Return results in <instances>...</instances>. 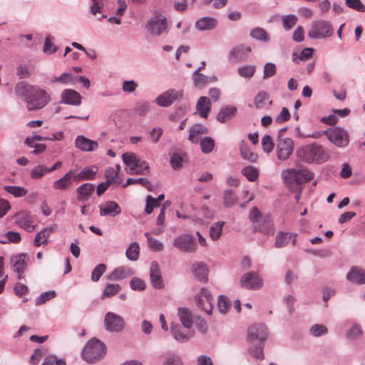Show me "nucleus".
Here are the masks:
<instances>
[{
    "instance_id": "obj_1",
    "label": "nucleus",
    "mask_w": 365,
    "mask_h": 365,
    "mask_svg": "<svg viewBox=\"0 0 365 365\" xmlns=\"http://www.w3.org/2000/svg\"><path fill=\"white\" fill-rule=\"evenodd\" d=\"M15 91L16 95L26 102L29 110L41 109L51 100L49 95L38 86L20 83L16 85Z\"/></svg>"
},
{
    "instance_id": "obj_2",
    "label": "nucleus",
    "mask_w": 365,
    "mask_h": 365,
    "mask_svg": "<svg viewBox=\"0 0 365 365\" xmlns=\"http://www.w3.org/2000/svg\"><path fill=\"white\" fill-rule=\"evenodd\" d=\"M297 155L300 160L308 163H324L329 157L323 147L317 143H312L299 148L297 150Z\"/></svg>"
},
{
    "instance_id": "obj_3",
    "label": "nucleus",
    "mask_w": 365,
    "mask_h": 365,
    "mask_svg": "<svg viewBox=\"0 0 365 365\" xmlns=\"http://www.w3.org/2000/svg\"><path fill=\"white\" fill-rule=\"evenodd\" d=\"M106 354V346L98 339H91L82 351V357L88 363H95L102 359Z\"/></svg>"
},
{
    "instance_id": "obj_4",
    "label": "nucleus",
    "mask_w": 365,
    "mask_h": 365,
    "mask_svg": "<svg viewBox=\"0 0 365 365\" xmlns=\"http://www.w3.org/2000/svg\"><path fill=\"white\" fill-rule=\"evenodd\" d=\"M334 30L329 22L317 21L312 24L308 35L312 38H322L331 36Z\"/></svg>"
},
{
    "instance_id": "obj_5",
    "label": "nucleus",
    "mask_w": 365,
    "mask_h": 365,
    "mask_svg": "<svg viewBox=\"0 0 365 365\" xmlns=\"http://www.w3.org/2000/svg\"><path fill=\"white\" fill-rule=\"evenodd\" d=\"M146 28L151 34L160 35L168 29L167 19L161 14H156L148 21Z\"/></svg>"
},
{
    "instance_id": "obj_6",
    "label": "nucleus",
    "mask_w": 365,
    "mask_h": 365,
    "mask_svg": "<svg viewBox=\"0 0 365 365\" xmlns=\"http://www.w3.org/2000/svg\"><path fill=\"white\" fill-rule=\"evenodd\" d=\"M294 148V140L289 138H279L276 153L277 158L280 160H286L292 155Z\"/></svg>"
},
{
    "instance_id": "obj_7",
    "label": "nucleus",
    "mask_w": 365,
    "mask_h": 365,
    "mask_svg": "<svg viewBox=\"0 0 365 365\" xmlns=\"http://www.w3.org/2000/svg\"><path fill=\"white\" fill-rule=\"evenodd\" d=\"M267 329L264 324H254L248 328L247 340L250 343L258 341L261 344L267 339Z\"/></svg>"
},
{
    "instance_id": "obj_8",
    "label": "nucleus",
    "mask_w": 365,
    "mask_h": 365,
    "mask_svg": "<svg viewBox=\"0 0 365 365\" xmlns=\"http://www.w3.org/2000/svg\"><path fill=\"white\" fill-rule=\"evenodd\" d=\"M173 245L182 252H195L197 246L192 236L190 235H181L175 239Z\"/></svg>"
},
{
    "instance_id": "obj_9",
    "label": "nucleus",
    "mask_w": 365,
    "mask_h": 365,
    "mask_svg": "<svg viewBox=\"0 0 365 365\" xmlns=\"http://www.w3.org/2000/svg\"><path fill=\"white\" fill-rule=\"evenodd\" d=\"M327 138L330 142L338 147H345L349 143L347 132L339 127L328 129Z\"/></svg>"
},
{
    "instance_id": "obj_10",
    "label": "nucleus",
    "mask_w": 365,
    "mask_h": 365,
    "mask_svg": "<svg viewBox=\"0 0 365 365\" xmlns=\"http://www.w3.org/2000/svg\"><path fill=\"white\" fill-rule=\"evenodd\" d=\"M314 178V174L307 170H294L291 169L287 171L286 178L297 185H302L312 180Z\"/></svg>"
},
{
    "instance_id": "obj_11",
    "label": "nucleus",
    "mask_w": 365,
    "mask_h": 365,
    "mask_svg": "<svg viewBox=\"0 0 365 365\" xmlns=\"http://www.w3.org/2000/svg\"><path fill=\"white\" fill-rule=\"evenodd\" d=\"M104 322L106 329L110 331H120L125 327L124 319L120 316L113 312L106 313Z\"/></svg>"
},
{
    "instance_id": "obj_12",
    "label": "nucleus",
    "mask_w": 365,
    "mask_h": 365,
    "mask_svg": "<svg viewBox=\"0 0 365 365\" xmlns=\"http://www.w3.org/2000/svg\"><path fill=\"white\" fill-rule=\"evenodd\" d=\"M183 96L182 91L169 89L160 95L155 100L158 105L162 107H168L174 101L181 98Z\"/></svg>"
},
{
    "instance_id": "obj_13",
    "label": "nucleus",
    "mask_w": 365,
    "mask_h": 365,
    "mask_svg": "<svg viewBox=\"0 0 365 365\" xmlns=\"http://www.w3.org/2000/svg\"><path fill=\"white\" fill-rule=\"evenodd\" d=\"M197 307L207 314H210L212 309V297L210 292L202 288L196 297Z\"/></svg>"
},
{
    "instance_id": "obj_14",
    "label": "nucleus",
    "mask_w": 365,
    "mask_h": 365,
    "mask_svg": "<svg viewBox=\"0 0 365 365\" xmlns=\"http://www.w3.org/2000/svg\"><path fill=\"white\" fill-rule=\"evenodd\" d=\"M16 223L21 228L24 229L29 232L34 231L36 229V225L34 223V216L30 212L21 211L16 214Z\"/></svg>"
},
{
    "instance_id": "obj_15",
    "label": "nucleus",
    "mask_w": 365,
    "mask_h": 365,
    "mask_svg": "<svg viewBox=\"0 0 365 365\" xmlns=\"http://www.w3.org/2000/svg\"><path fill=\"white\" fill-rule=\"evenodd\" d=\"M240 285L246 289H259L262 286V280L257 273L250 272L242 277Z\"/></svg>"
},
{
    "instance_id": "obj_16",
    "label": "nucleus",
    "mask_w": 365,
    "mask_h": 365,
    "mask_svg": "<svg viewBox=\"0 0 365 365\" xmlns=\"http://www.w3.org/2000/svg\"><path fill=\"white\" fill-rule=\"evenodd\" d=\"M73 182H75L74 169H71L65 173L61 178L54 181L53 183V187L56 190H66L73 186Z\"/></svg>"
},
{
    "instance_id": "obj_17",
    "label": "nucleus",
    "mask_w": 365,
    "mask_h": 365,
    "mask_svg": "<svg viewBox=\"0 0 365 365\" xmlns=\"http://www.w3.org/2000/svg\"><path fill=\"white\" fill-rule=\"evenodd\" d=\"M27 256L23 254L14 256L11 259L13 270L18 274L19 279L24 277L23 274L27 267Z\"/></svg>"
},
{
    "instance_id": "obj_18",
    "label": "nucleus",
    "mask_w": 365,
    "mask_h": 365,
    "mask_svg": "<svg viewBox=\"0 0 365 365\" xmlns=\"http://www.w3.org/2000/svg\"><path fill=\"white\" fill-rule=\"evenodd\" d=\"M57 224H53L49 227H45L36 235L34 245L36 247L47 245L50 235L57 229Z\"/></svg>"
},
{
    "instance_id": "obj_19",
    "label": "nucleus",
    "mask_w": 365,
    "mask_h": 365,
    "mask_svg": "<svg viewBox=\"0 0 365 365\" xmlns=\"http://www.w3.org/2000/svg\"><path fill=\"white\" fill-rule=\"evenodd\" d=\"M75 146L83 151L91 152L98 148V143L97 141L79 135L75 140Z\"/></svg>"
},
{
    "instance_id": "obj_20",
    "label": "nucleus",
    "mask_w": 365,
    "mask_h": 365,
    "mask_svg": "<svg viewBox=\"0 0 365 365\" xmlns=\"http://www.w3.org/2000/svg\"><path fill=\"white\" fill-rule=\"evenodd\" d=\"M100 215H110L115 217L121 212V209L117 202L114 201H107L99 205Z\"/></svg>"
},
{
    "instance_id": "obj_21",
    "label": "nucleus",
    "mask_w": 365,
    "mask_h": 365,
    "mask_svg": "<svg viewBox=\"0 0 365 365\" xmlns=\"http://www.w3.org/2000/svg\"><path fill=\"white\" fill-rule=\"evenodd\" d=\"M272 103L269 94L264 91L257 93L254 98V105L257 109H269Z\"/></svg>"
},
{
    "instance_id": "obj_22",
    "label": "nucleus",
    "mask_w": 365,
    "mask_h": 365,
    "mask_svg": "<svg viewBox=\"0 0 365 365\" xmlns=\"http://www.w3.org/2000/svg\"><path fill=\"white\" fill-rule=\"evenodd\" d=\"M134 274L133 269L129 267L120 266L116 267L112 272H110L107 278L109 280L120 281Z\"/></svg>"
},
{
    "instance_id": "obj_23",
    "label": "nucleus",
    "mask_w": 365,
    "mask_h": 365,
    "mask_svg": "<svg viewBox=\"0 0 365 365\" xmlns=\"http://www.w3.org/2000/svg\"><path fill=\"white\" fill-rule=\"evenodd\" d=\"M274 231L273 222L269 217H264L254 227V232H259L266 235H272Z\"/></svg>"
},
{
    "instance_id": "obj_24",
    "label": "nucleus",
    "mask_w": 365,
    "mask_h": 365,
    "mask_svg": "<svg viewBox=\"0 0 365 365\" xmlns=\"http://www.w3.org/2000/svg\"><path fill=\"white\" fill-rule=\"evenodd\" d=\"M150 277L152 284L155 289H161L163 287L160 270L158 263L155 262L151 263Z\"/></svg>"
},
{
    "instance_id": "obj_25",
    "label": "nucleus",
    "mask_w": 365,
    "mask_h": 365,
    "mask_svg": "<svg viewBox=\"0 0 365 365\" xmlns=\"http://www.w3.org/2000/svg\"><path fill=\"white\" fill-rule=\"evenodd\" d=\"M97 168L94 166L86 167L78 173L74 170L75 182H79L83 180H92L95 178Z\"/></svg>"
},
{
    "instance_id": "obj_26",
    "label": "nucleus",
    "mask_w": 365,
    "mask_h": 365,
    "mask_svg": "<svg viewBox=\"0 0 365 365\" xmlns=\"http://www.w3.org/2000/svg\"><path fill=\"white\" fill-rule=\"evenodd\" d=\"M81 98L80 93L73 89H66L62 93V101L66 104L79 106Z\"/></svg>"
},
{
    "instance_id": "obj_27",
    "label": "nucleus",
    "mask_w": 365,
    "mask_h": 365,
    "mask_svg": "<svg viewBox=\"0 0 365 365\" xmlns=\"http://www.w3.org/2000/svg\"><path fill=\"white\" fill-rule=\"evenodd\" d=\"M95 185L92 183L82 184L76 189L77 199L80 202H86L95 190Z\"/></svg>"
},
{
    "instance_id": "obj_28",
    "label": "nucleus",
    "mask_w": 365,
    "mask_h": 365,
    "mask_svg": "<svg viewBox=\"0 0 365 365\" xmlns=\"http://www.w3.org/2000/svg\"><path fill=\"white\" fill-rule=\"evenodd\" d=\"M346 278L349 281L357 283L364 284L365 283V270L359 267H353L348 272Z\"/></svg>"
},
{
    "instance_id": "obj_29",
    "label": "nucleus",
    "mask_w": 365,
    "mask_h": 365,
    "mask_svg": "<svg viewBox=\"0 0 365 365\" xmlns=\"http://www.w3.org/2000/svg\"><path fill=\"white\" fill-rule=\"evenodd\" d=\"M208 133V129L202 124H195L190 129L188 140L192 143H197L200 140V136Z\"/></svg>"
},
{
    "instance_id": "obj_30",
    "label": "nucleus",
    "mask_w": 365,
    "mask_h": 365,
    "mask_svg": "<svg viewBox=\"0 0 365 365\" xmlns=\"http://www.w3.org/2000/svg\"><path fill=\"white\" fill-rule=\"evenodd\" d=\"M196 109L202 118H207L211 110L210 99L205 96H201L197 103Z\"/></svg>"
},
{
    "instance_id": "obj_31",
    "label": "nucleus",
    "mask_w": 365,
    "mask_h": 365,
    "mask_svg": "<svg viewBox=\"0 0 365 365\" xmlns=\"http://www.w3.org/2000/svg\"><path fill=\"white\" fill-rule=\"evenodd\" d=\"M297 235H292L289 232H279L276 237L274 245L277 248L285 247L288 243L292 240V244L296 243Z\"/></svg>"
},
{
    "instance_id": "obj_32",
    "label": "nucleus",
    "mask_w": 365,
    "mask_h": 365,
    "mask_svg": "<svg viewBox=\"0 0 365 365\" xmlns=\"http://www.w3.org/2000/svg\"><path fill=\"white\" fill-rule=\"evenodd\" d=\"M217 25V21L212 17H202L195 23V27L199 31L211 30Z\"/></svg>"
},
{
    "instance_id": "obj_33",
    "label": "nucleus",
    "mask_w": 365,
    "mask_h": 365,
    "mask_svg": "<svg viewBox=\"0 0 365 365\" xmlns=\"http://www.w3.org/2000/svg\"><path fill=\"white\" fill-rule=\"evenodd\" d=\"M192 272L195 276L202 282L207 279L208 269L203 262H197L192 265Z\"/></svg>"
},
{
    "instance_id": "obj_34",
    "label": "nucleus",
    "mask_w": 365,
    "mask_h": 365,
    "mask_svg": "<svg viewBox=\"0 0 365 365\" xmlns=\"http://www.w3.org/2000/svg\"><path fill=\"white\" fill-rule=\"evenodd\" d=\"M178 317L185 328L190 329L192 327L191 312L187 309L180 307L178 309Z\"/></svg>"
},
{
    "instance_id": "obj_35",
    "label": "nucleus",
    "mask_w": 365,
    "mask_h": 365,
    "mask_svg": "<svg viewBox=\"0 0 365 365\" xmlns=\"http://www.w3.org/2000/svg\"><path fill=\"white\" fill-rule=\"evenodd\" d=\"M122 159L131 171L135 170L139 163V159L137 158V155L132 152L123 154Z\"/></svg>"
},
{
    "instance_id": "obj_36",
    "label": "nucleus",
    "mask_w": 365,
    "mask_h": 365,
    "mask_svg": "<svg viewBox=\"0 0 365 365\" xmlns=\"http://www.w3.org/2000/svg\"><path fill=\"white\" fill-rule=\"evenodd\" d=\"M171 333L173 336V337L179 341H185L188 340L192 334H190V331H188L187 333H183L181 331L180 327L178 324H173L171 327Z\"/></svg>"
},
{
    "instance_id": "obj_37",
    "label": "nucleus",
    "mask_w": 365,
    "mask_h": 365,
    "mask_svg": "<svg viewBox=\"0 0 365 365\" xmlns=\"http://www.w3.org/2000/svg\"><path fill=\"white\" fill-rule=\"evenodd\" d=\"M140 246L138 242L131 243L125 252L127 258L130 261H136L139 257Z\"/></svg>"
},
{
    "instance_id": "obj_38",
    "label": "nucleus",
    "mask_w": 365,
    "mask_h": 365,
    "mask_svg": "<svg viewBox=\"0 0 365 365\" xmlns=\"http://www.w3.org/2000/svg\"><path fill=\"white\" fill-rule=\"evenodd\" d=\"M235 112L236 108L235 107H225L218 113L217 119L220 123H225L227 119L233 116Z\"/></svg>"
},
{
    "instance_id": "obj_39",
    "label": "nucleus",
    "mask_w": 365,
    "mask_h": 365,
    "mask_svg": "<svg viewBox=\"0 0 365 365\" xmlns=\"http://www.w3.org/2000/svg\"><path fill=\"white\" fill-rule=\"evenodd\" d=\"M240 154L244 159L252 163L256 162L258 158V155L250 151L244 141H242L240 145Z\"/></svg>"
},
{
    "instance_id": "obj_40",
    "label": "nucleus",
    "mask_w": 365,
    "mask_h": 365,
    "mask_svg": "<svg viewBox=\"0 0 365 365\" xmlns=\"http://www.w3.org/2000/svg\"><path fill=\"white\" fill-rule=\"evenodd\" d=\"M120 290V287L118 284H108L103 292L101 299L110 298L117 294Z\"/></svg>"
},
{
    "instance_id": "obj_41",
    "label": "nucleus",
    "mask_w": 365,
    "mask_h": 365,
    "mask_svg": "<svg viewBox=\"0 0 365 365\" xmlns=\"http://www.w3.org/2000/svg\"><path fill=\"white\" fill-rule=\"evenodd\" d=\"M48 168L46 167L43 165H39L35 166L30 172V177L32 179H40L43 177L45 175L49 173Z\"/></svg>"
},
{
    "instance_id": "obj_42",
    "label": "nucleus",
    "mask_w": 365,
    "mask_h": 365,
    "mask_svg": "<svg viewBox=\"0 0 365 365\" xmlns=\"http://www.w3.org/2000/svg\"><path fill=\"white\" fill-rule=\"evenodd\" d=\"M4 190L8 193L14 195L15 197L25 196L28 191L26 188L20 186H5Z\"/></svg>"
},
{
    "instance_id": "obj_43",
    "label": "nucleus",
    "mask_w": 365,
    "mask_h": 365,
    "mask_svg": "<svg viewBox=\"0 0 365 365\" xmlns=\"http://www.w3.org/2000/svg\"><path fill=\"white\" fill-rule=\"evenodd\" d=\"M242 173L249 181L254 182L259 177L258 170L253 166H247L242 170Z\"/></svg>"
},
{
    "instance_id": "obj_44",
    "label": "nucleus",
    "mask_w": 365,
    "mask_h": 365,
    "mask_svg": "<svg viewBox=\"0 0 365 365\" xmlns=\"http://www.w3.org/2000/svg\"><path fill=\"white\" fill-rule=\"evenodd\" d=\"M237 202V198L234 191L231 190H225L223 195L224 205L227 207H230L235 205Z\"/></svg>"
},
{
    "instance_id": "obj_45",
    "label": "nucleus",
    "mask_w": 365,
    "mask_h": 365,
    "mask_svg": "<svg viewBox=\"0 0 365 365\" xmlns=\"http://www.w3.org/2000/svg\"><path fill=\"white\" fill-rule=\"evenodd\" d=\"M223 225V222H217L211 226L210 229V237L212 240H217L220 237Z\"/></svg>"
},
{
    "instance_id": "obj_46",
    "label": "nucleus",
    "mask_w": 365,
    "mask_h": 365,
    "mask_svg": "<svg viewBox=\"0 0 365 365\" xmlns=\"http://www.w3.org/2000/svg\"><path fill=\"white\" fill-rule=\"evenodd\" d=\"M215 147V141L210 137H205L200 139V148L204 153H210Z\"/></svg>"
},
{
    "instance_id": "obj_47",
    "label": "nucleus",
    "mask_w": 365,
    "mask_h": 365,
    "mask_svg": "<svg viewBox=\"0 0 365 365\" xmlns=\"http://www.w3.org/2000/svg\"><path fill=\"white\" fill-rule=\"evenodd\" d=\"M145 236L148 240V246L150 250L154 251H162L163 250V245L158 240L153 238L150 233L145 232Z\"/></svg>"
},
{
    "instance_id": "obj_48",
    "label": "nucleus",
    "mask_w": 365,
    "mask_h": 365,
    "mask_svg": "<svg viewBox=\"0 0 365 365\" xmlns=\"http://www.w3.org/2000/svg\"><path fill=\"white\" fill-rule=\"evenodd\" d=\"M132 184H138L141 185L142 186L146 187L148 190L151 191L153 190V186L150 181L147 178H128L126 181L125 185L124 187H126L128 185H132Z\"/></svg>"
},
{
    "instance_id": "obj_49",
    "label": "nucleus",
    "mask_w": 365,
    "mask_h": 365,
    "mask_svg": "<svg viewBox=\"0 0 365 365\" xmlns=\"http://www.w3.org/2000/svg\"><path fill=\"white\" fill-rule=\"evenodd\" d=\"M250 35L252 38L261 40V41H269V36L267 31L262 28H255L251 30Z\"/></svg>"
},
{
    "instance_id": "obj_50",
    "label": "nucleus",
    "mask_w": 365,
    "mask_h": 365,
    "mask_svg": "<svg viewBox=\"0 0 365 365\" xmlns=\"http://www.w3.org/2000/svg\"><path fill=\"white\" fill-rule=\"evenodd\" d=\"M120 170V165H116L115 168H108L105 171V177L107 179L106 181L113 183L115 182V178L118 175Z\"/></svg>"
},
{
    "instance_id": "obj_51",
    "label": "nucleus",
    "mask_w": 365,
    "mask_h": 365,
    "mask_svg": "<svg viewBox=\"0 0 365 365\" xmlns=\"http://www.w3.org/2000/svg\"><path fill=\"white\" fill-rule=\"evenodd\" d=\"M245 51L250 52L251 48L250 47L245 48L242 46L233 48L230 52V60H237L242 58V54H245Z\"/></svg>"
},
{
    "instance_id": "obj_52",
    "label": "nucleus",
    "mask_w": 365,
    "mask_h": 365,
    "mask_svg": "<svg viewBox=\"0 0 365 365\" xmlns=\"http://www.w3.org/2000/svg\"><path fill=\"white\" fill-rule=\"evenodd\" d=\"M262 146L263 150L267 153H269L272 151L274 144L270 135H265L262 137Z\"/></svg>"
},
{
    "instance_id": "obj_53",
    "label": "nucleus",
    "mask_w": 365,
    "mask_h": 365,
    "mask_svg": "<svg viewBox=\"0 0 365 365\" xmlns=\"http://www.w3.org/2000/svg\"><path fill=\"white\" fill-rule=\"evenodd\" d=\"M201 68H198L193 73V81L196 86H202L207 83L208 78L200 73Z\"/></svg>"
},
{
    "instance_id": "obj_54",
    "label": "nucleus",
    "mask_w": 365,
    "mask_h": 365,
    "mask_svg": "<svg viewBox=\"0 0 365 365\" xmlns=\"http://www.w3.org/2000/svg\"><path fill=\"white\" fill-rule=\"evenodd\" d=\"M106 270V266L104 264H98L92 271L91 279L93 282H98Z\"/></svg>"
},
{
    "instance_id": "obj_55",
    "label": "nucleus",
    "mask_w": 365,
    "mask_h": 365,
    "mask_svg": "<svg viewBox=\"0 0 365 365\" xmlns=\"http://www.w3.org/2000/svg\"><path fill=\"white\" fill-rule=\"evenodd\" d=\"M160 206V203L158 202V200L153 197L151 195H148L146 198V206H145V212L147 214H151L155 207H158Z\"/></svg>"
},
{
    "instance_id": "obj_56",
    "label": "nucleus",
    "mask_w": 365,
    "mask_h": 365,
    "mask_svg": "<svg viewBox=\"0 0 365 365\" xmlns=\"http://www.w3.org/2000/svg\"><path fill=\"white\" fill-rule=\"evenodd\" d=\"M56 292L54 291H49L43 292L36 299V304L40 305L46 303L47 301L54 298Z\"/></svg>"
},
{
    "instance_id": "obj_57",
    "label": "nucleus",
    "mask_w": 365,
    "mask_h": 365,
    "mask_svg": "<svg viewBox=\"0 0 365 365\" xmlns=\"http://www.w3.org/2000/svg\"><path fill=\"white\" fill-rule=\"evenodd\" d=\"M42 365H66L63 359H59L54 355H51L44 359Z\"/></svg>"
},
{
    "instance_id": "obj_58",
    "label": "nucleus",
    "mask_w": 365,
    "mask_h": 365,
    "mask_svg": "<svg viewBox=\"0 0 365 365\" xmlns=\"http://www.w3.org/2000/svg\"><path fill=\"white\" fill-rule=\"evenodd\" d=\"M346 5L359 12L365 11V6L360 0H346Z\"/></svg>"
},
{
    "instance_id": "obj_59",
    "label": "nucleus",
    "mask_w": 365,
    "mask_h": 365,
    "mask_svg": "<svg viewBox=\"0 0 365 365\" xmlns=\"http://www.w3.org/2000/svg\"><path fill=\"white\" fill-rule=\"evenodd\" d=\"M73 76L71 73H63L60 77H53L51 79L52 83H61L62 84H68L73 82Z\"/></svg>"
},
{
    "instance_id": "obj_60",
    "label": "nucleus",
    "mask_w": 365,
    "mask_h": 365,
    "mask_svg": "<svg viewBox=\"0 0 365 365\" xmlns=\"http://www.w3.org/2000/svg\"><path fill=\"white\" fill-rule=\"evenodd\" d=\"M297 21V17L294 15H288L282 18L283 26L287 30L291 29Z\"/></svg>"
},
{
    "instance_id": "obj_61",
    "label": "nucleus",
    "mask_w": 365,
    "mask_h": 365,
    "mask_svg": "<svg viewBox=\"0 0 365 365\" xmlns=\"http://www.w3.org/2000/svg\"><path fill=\"white\" fill-rule=\"evenodd\" d=\"M255 72V66H247L238 68L239 74L245 78H251Z\"/></svg>"
},
{
    "instance_id": "obj_62",
    "label": "nucleus",
    "mask_w": 365,
    "mask_h": 365,
    "mask_svg": "<svg viewBox=\"0 0 365 365\" xmlns=\"http://www.w3.org/2000/svg\"><path fill=\"white\" fill-rule=\"evenodd\" d=\"M310 332L314 336H319L327 334V329L323 324H315L311 327Z\"/></svg>"
},
{
    "instance_id": "obj_63",
    "label": "nucleus",
    "mask_w": 365,
    "mask_h": 365,
    "mask_svg": "<svg viewBox=\"0 0 365 365\" xmlns=\"http://www.w3.org/2000/svg\"><path fill=\"white\" fill-rule=\"evenodd\" d=\"M130 287L134 290L143 291L145 289V284L143 280L139 278H133L130 282Z\"/></svg>"
},
{
    "instance_id": "obj_64",
    "label": "nucleus",
    "mask_w": 365,
    "mask_h": 365,
    "mask_svg": "<svg viewBox=\"0 0 365 365\" xmlns=\"http://www.w3.org/2000/svg\"><path fill=\"white\" fill-rule=\"evenodd\" d=\"M163 365H182V361L178 356L172 354L166 358Z\"/></svg>"
}]
</instances>
